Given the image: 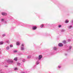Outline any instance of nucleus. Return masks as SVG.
<instances>
[{
  "instance_id": "obj_1",
  "label": "nucleus",
  "mask_w": 73,
  "mask_h": 73,
  "mask_svg": "<svg viewBox=\"0 0 73 73\" xmlns=\"http://www.w3.org/2000/svg\"><path fill=\"white\" fill-rule=\"evenodd\" d=\"M21 50H24V44H22L21 46Z\"/></svg>"
},
{
  "instance_id": "obj_2",
  "label": "nucleus",
  "mask_w": 73,
  "mask_h": 73,
  "mask_svg": "<svg viewBox=\"0 0 73 73\" xmlns=\"http://www.w3.org/2000/svg\"><path fill=\"white\" fill-rule=\"evenodd\" d=\"M8 62L9 63H10L11 64H12L13 62V60L11 59H9L8 61Z\"/></svg>"
},
{
  "instance_id": "obj_3",
  "label": "nucleus",
  "mask_w": 73,
  "mask_h": 73,
  "mask_svg": "<svg viewBox=\"0 0 73 73\" xmlns=\"http://www.w3.org/2000/svg\"><path fill=\"white\" fill-rule=\"evenodd\" d=\"M42 55H39L38 57V60H41V59L42 58Z\"/></svg>"
},
{
  "instance_id": "obj_4",
  "label": "nucleus",
  "mask_w": 73,
  "mask_h": 73,
  "mask_svg": "<svg viewBox=\"0 0 73 73\" xmlns=\"http://www.w3.org/2000/svg\"><path fill=\"white\" fill-rule=\"evenodd\" d=\"M37 29V27L35 26H33L32 28V29L33 30H36Z\"/></svg>"
},
{
  "instance_id": "obj_5",
  "label": "nucleus",
  "mask_w": 73,
  "mask_h": 73,
  "mask_svg": "<svg viewBox=\"0 0 73 73\" xmlns=\"http://www.w3.org/2000/svg\"><path fill=\"white\" fill-rule=\"evenodd\" d=\"M58 45L59 46L61 47V46H63V44H62V43H60L58 44Z\"/></svg>"
},
{
  "instance_id": "obj_6",
  "label": "nucleus",
  "mask_w": 73,
  "mask_h": 73,
  "mask_svg": "<svg viewBox=\"0 0 73 73\" xmlns=\"http://www.w3.org/2000/svg\"><path fill=\"white\" fill-rule=\"evenodd\" d=\"M2 15L3 16H6V15H7V14L5 13H2Z\"/></svg>"
},
{
  "instance_id": "obj_7",
  "label": "nucleus",
  "mask_w": 73,
  "mask_h": 73,
  "mask_svg": "<svg viewBox=\"0 0 73 73\" xmlns=\"http://www.w3.org/2000/svg\"><path fill=\"white\" fill-rule=\"evenodd\" d=\"M68 29H70L71 28H72V26L70 25L68 27Z\"/></svg>"
},
{
  "instance_id": "obj_8",
  "label": "nucleus",
  "mask_w": 73,
  "mask_h": 73,
  "mask_svg": "<svg viewBox=\"0 0 73 73\" xmlns=\"http://www.w3.org/2000/svg\"><path fill=\"white\" fill-rule=\"evenodd\" d=\"M20 43L19 42H17V45H20Z\"/></svg>"
},
{
  "instance_id": "obj_9",
  "label": "nucleus",
  "mask_w": 73,
  "mask_h": 73,
  "mask_svg": "<svg viewBox=\"0 0 73 73\" xmlns=\"http://www.w3.org/2000/svg\"><path fill=\"white\" fill-rule=\"evenodd\" d=\"M6 49L7 50H9V46H7L6 47Z\"/></svg>"
},
{
  "instance_id": "obj_10",
  "label": "nucleus",
  "mask_w": 73,
  "mask_h": 73,
  "mask_svg": "<svg viewBox=\"0 0 73 73\" xmlns=\"http://www.w3.org/2000/svg\"><path fill=\"white\" fill-rule=\"evenodd\" d=\"M14 60L15 61H17V57L15 58L14 59Z\"/></svg>"
},
{
  "instance_id": "obj_11",
  "label": "nucleus",
  "mask_w": 73,
  "mask_h": 73,
  "mask_svg": "<svg viewBox=\"0 0 73 73\" xmlns=\"http://www.w3.org/2000/svg\"><path fill=\"white\" fill-rule=\"evenodd\" d=\"M4 44V42L3 41H1L0 42V45H2Z\"/></svg>"
},
{
  "instance_id": "obj_12",
  "label": "nucleus",
  "mask_w": 73,
  "mask_h": 73,
  "mask_svg": "<svg viewBox=\"0 0 73 73\" xmlns=\"http://www.w3.org/2000/svg\"><path fill=\"white\" fill-rule=\"evenodd\" d=\"M72 46H69V50H70V49H72Z\"/></svg>"
},
{
  "instance_id": "obj_13",
  "label": "nucleus",
  "mask_w": 73,
  "mask_h": 73,
  "mask_svg": "<svg viewBox=\"0 0 73 73\" xmlns=\"http://www.w3.org/2000/svg\"><path fill=\"white\" fill-rule=\"evenodd\" d=\"M5 42H6V43H7V44H9V41L6 40L5 41Z\"/></svg>"
},
{
  "instance_id": "obj_14",
  "label": "nucleus",
  "mask_w": 73,
  "mask_h": 73,
  "mask_svg": "<svg viewBox=\"0 0 73 73\" xmlns=\"http://www.w3.org/2000/svg\"><path fill=\"white\" fill-rule=\"evenodd\" d=\"M69 22V20H66L65 21V23H68Z\"/></svg>"
},
{
  "instance_id": "obj_15",
  "label": "nucleus",
  "mask_w": 73,
  "mask_h": 73,
  "mask_svg": "<svg viewBox=\"0 0 73 73\" xmlns=\"http://www.w3.org/2000/svg\"><path fill=\"white\" fill-rule=\"evenodd\" d=\"M31 57V56L29 55L27 56V58L29 59Z\"/></svg>"
},
{
  "instance_id": "obj_16",
  "label": "nucleus",
  "mask_w": 73,
  "mask_h": 73,
  "mask_svg": "<svg viewBox=\"0 0 73 73\" xmlns=\"http://www.w3.org/2000/svg\"><path fill=\"white\" fill-rule=\"evenodd\" d=\"M40 64V62H38V61H37L36 62V65H38V64Z\"/></svg>"
},
{
  "instance_id": "obj_17",
  "label": "nucleus",
  "mask_w": 73,
  "mask_h": 73,
  "mask_svg": "<svg viewBox=\"0 0 73 73\" xmlns=\"http://www.w3.org/2000/svg\"><path fill=\"white\" fill-rule=\"evenodd\" d=\"M53 49L54 50H56L57 48H56V47H54V48H53Z\"/></svg>"
},
{
  "instance_id": "obj_18",
  "label": "nucleus",
  "mask_w": 73,
  "mask_h": 73,
  "mask_svg": "<svg viewBox=\"0 0 73 73\" xmlns=\"http://www.w3.org/2000/svg\"><path fill=\"white\" fill-rule=\"evenodd\" d=\"M43 27H44V25L43 24H42L40 26V27L41 28H42Z\"/></svg>"
},
{
  "instance_id": "obj_19",
  "label": "nucleus",
  "mask_w": 73,
  "mask_h": 73,
  "mask_svg": "<svg viewBox=\"0 0 73 73\" xmlns=\"http://www.w3.org/2000/svg\"><path fill=\"white\" fill-rule=\"evenodd\" d=\"M65 31V30L64 29H62L61 30V32H64Z\"/></svg>"
},
{
  "instance_id": "obj_20",
  "label": "nucleus",
  "mask_w": 73,
  "mask_h": 73,
  "mask_svg": "<svg viewBox=\"0 0 73 73\" xmlns=\"http://www.w3.org/2000/svg\"><path fill=\"white\" fill-rule=\"evenodd\" d=\"M63 43H64V44H65V43H66V40H64L63 41Z\"/></svg>"
},
{
  "instance_id": "obj_21",
  "label": "nucleus",
  "mask_w": 73,
  "mask_h": 73,
  "mask_svg": "<svg viewBox=\"0 0 73 73\" xmlns=\"http://www.w3.org/2000/svg\"><path fill=\"white\" fill-rule=\"evenodd\" d=\"M1 21H2V22H3V21H4V19H1Z\"/></svg>"
},
{
  "instance_id": "obj_22",
  "label": "nucleus",
  "mask_w": 73,
  "mask_h": 73,
  "mask_svg": "<svg viewBox=\"0 0 73 73\" xmlns=\"http://www.w3.org/2000/svg\"><path fill=\"white\" fill-rule=\"evenodd\" d=\"M5 36H6L5 34H3L2 35V36H3V37H4Z\"/></svg>"
},
{
  "instance_id": "obj_23",
  "label": "nucleus",
  "mask_w": 73,
  "mask_h": 73,
  "mask_svg": "<svg viewBox=\"0 0 73 73\" xmlns=\"http://www.w3.org/2000/svg\"><path fill=\"white\" fill-rule=\"evenodd\" d=\"M10 48H12V47H13V45L11 44L10 45Z\"/></svg>"
},
{
  "instance_id": "obj_24",
  "label": "nucleus",
  "mask_w": 73,
  "mask_h": 73,
  "mask_svg": "<svg viewBox=\"0 0 73 73\" xmlns=\"http://www.w3.org/2000/svg\"><path fill=\"white\" fill-rule=\"evenodd\" d=\"M14 70H17V68H15Z\"/></svg>"
},
{
  "instance_id": "obj_25",
  "label": "nucleus",
  "mask_w": 73,
  "mask_h": 73,
  "mask_svg": "<svg viewBox=\"0 0 73 73\" xmlns=\"http://www.w3.org/2000/svg\"><path fill=\"white\" fill-rule=\"evenodd\" d=\"M25 59H23V60L22 61L23 62H25Z\"/></svg>"
},
{
  "instance_id": "obj_26",
  "label": "nucleus",
  "mask_w": 73,
  "mask_h": 73,
  "mask_svg": "<svg viewBox=\"0 0 73 73\" xmlns=\"http://www.w3.org/2000/svg\"><path fill=\"white\" fill-rule=\"evenodd\" d=\"M17 64L18 65H20L21 64L20 63H17Z\"/></svg>"
},
{
  "instance_id": "obj_27",
  "label": "nucleus",
  "mask_w": 73,
  "mask_h": 73,
  "mask_svg": "<svg viewBox=\"0 0 73 73\" xmlns=\"http://www.w3.org/2000/svg\"><path fill=\"white\" fill-rule=\"evenodd\" d=\"M70 41H71V40L70 39L68 40V42H70Z\"/></svg>"
},
{
  "instance_id": "obj_28",
  "label": "nucleus",
  "mask_w": 73,
  "mask_h": 73,
  "mask_svg": "<svg viewBox=\"0 0 73 73\" xmlns=\"http://www.w3.org/2000/svg\"><path fill=\"white\" fill-rule=\"evenodd\" d=\"M17 52V50H14V53H16V52Z\"/></svg>"
},
{
  "instance_id": "obj_29",
  "label": "nucleus",
  "mask_w": 73,
  "mask_h": 73,
  "mask_svg": "<svg viewBox=\"0 0 73 73\" xmlns=\"http://www.w3.org/2000/svg\"><path fill=\"white\" fill-rule=\"evenodd\" d=\"M61 27V25H59V26H58V28H60Z\"/></svg>"
},
{
  "instance_id": "obj_30",
  "label": "nucleus",
  "mask_w": 73,
  "mask_h": 73,
  "mask_svg": "<svg viewBox=\"0 0 73 73\" xmlns=\"http://www.w3.org/2000/svg\"><path fill=\"white\" fill-rule=\"evenodd\" d=\"M58 68H61V66H58Z\"/></svg>"
},
{
  "instance_id": "obj_31",
  "label": "nucleus",
  "mask_w": 73,
  "mask_h": 73,
  "mask_svg": "<svg viewBox=\"0 0 73 73\" xmlns=\"http://www.w3.org/2000/svg\"><path fill=\"white\" fill-rule=\"evenodd\" d=\"M71 23L72 24H73V20H72V21H71Z\"/></svg>"
},
{
  "instance_id": "obj_32",
  "label": "nucleus",
  "mask_w": 73,
  "mask_h": 73,
  "mask_svg": "<svg viewBox=\"0 0 73 73\" xmlns=\"http://www.w3.org/2000/svg\"><path fill=\"white\" fill-rule=\"evenodd\" d=\"M21 73H25V72H21Z\"/></svg>"
},
{
  "instance_id": "obj_33",
  "label": "nucleus",
  "mask_w": 73,
  "mask_h": 73,
  "mask_svg": "<svg viewBox=\"0 0 73 73\" xmlns=\"http://www.w3.org/2000/svg\"><path fill=\"white\" fill-rule=\"evenodd\" d=\"M7 21H5V23H7Z\"/></svg>"
},
{
  "instance_id": "obj_34",
  "label": "nucleus",
  "mask_w": 73,
  "mask_h": 73,
  "mask_svg": "<svg viewBox=\"0 0 73 73\" xmlns=\"http://www.w3.org/2000/svg\"><path fill=\"white\" fill-rule=\"evenodd\" d=\"M65 55L66 56H67V54H65Z\"/></svg>"
},
{
  "instance_id": "obj_35",
  "label": "nucleus",
  "mask_w": 73,
  "mask_h": 73,
  "mask_svg": "<svg viewBox=\"0 0 73 73\" xmlns=\"http://www.w3.org/2000/svg\"><path fill=\"white\" fill-rule=\"evenodd\" d=\"M37 58H38V57H36V59H37Z\"/></svg>"
},
{
  "instance_id": "obj_36",
  "label": "nucleus",
  "mask_w": 73,
  "mask_h": 73,
  "mask_svg": "<svg viewBox=\"0 0 73 73\" xmlns=\"http://www.w3.org/2000/svg\"><path fill=\"white\" fill-rule=\"evenodd\" d=\"M5 67H7V66H5Z\"/></svg>"
}]
</instances>
